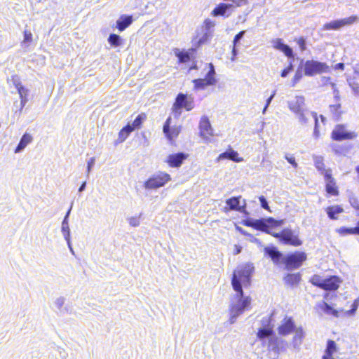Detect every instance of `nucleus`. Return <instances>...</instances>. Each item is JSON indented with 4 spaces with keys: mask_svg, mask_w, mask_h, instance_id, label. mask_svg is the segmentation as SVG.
<instances>
[{
    "mask_svg": "<svg viewBox=\"0 0 359 359\" xmlns=\"http://www.w3.org/2000/svg\"><path fill=\"white\" fill-rule=\"evenodd\" d=\"M285 159L287 161L288 163H290L294 168L297 167V163L295 161V158L293 156H289L287 155H285Z\"/></svg>",
    "mask_w": 359,
    "mask_h": 359,
    "instance_id": "nucleus-59",
    "label": "nucleus"
},
{
    "mask_svg": "<svg viewBox=\"0 0 359 359\" xmlns=\"http://www.w3.org/2000/svg\"><path fill=\"white\" fill-rule=\"evenodd\" d=\"M336 231L337 233H339V235L343 236L350 234L359 235V221L357 222L356 226L354 228H348L343 226L337 229Z\"/></svg>",
    "mask_w": 359,
    "mask_h": 359,
    "instance_id": "nucleus-30",
    "label": "nucleus"
},
{
    "mask_svg": "<svg viewBox=\"0 0 359 359\" xmlns=\"http://www.w3.org/2000/svg\"><path fill=\"white\" fill-rule=\"evenodd\" d=\"M208 65L210 69L208 72V73L206 74L205 79L208 81V83H209V85L212 86V85H215L217 82V81L215 78V70L214 65L212 63H209Z\"/></svg>",
    "mask_w": 359,
    "mask_h": 359,
    "instance_id": "nucleus-34",
    "label": "nucleus"
},
{
    "mask_svg": "<svg viewBox=\"0 0 359 359\" xmlns=\"http://www.w3.org/2000/svg\"><path fill=\"white\" fill-rule=\"evenodd\" d=\"M327 214L328 217L332 219H337L335 215L339 214L344 212L343 208L339 205H333L327 208Z\"/></svg>",
    "mask_w": 359,
    "mask_h": 359,
    "instance_id": "nucleus-35",
    "label": "nucleus"
},
{
    "mask_svg": "<svg viewBox=\"0 0 359 359\" xmlns=\"http://www.w3.org/2000/svg\"><path fill=\"white\" fill-rule=\"evenodd\" d=\"M330 110L334 114V117L339 118L340 116L341 112L339 111V109L341 108L340 104H333L330 105Z\"/></svg>",
    "mask_w": 359,
    "mask_h": 359,
    "instance_id": "nucleus-50",
    "label": "nucleus"
},
{
    "mask_svg": "<svg viewBox=\"0 0 359 359\" xmlns=\"http://www.w3.org/2000/svg\"><path fill=\"white\" fill-rule=\"evenodd\" d=\"M171 118L168 117L163 126V133L169 140H172L176 137L180 132V128L179 127L170 128Z\"/></svg>",
    "mask_w": 359,
    "mask_h": 359,
    "instance_id": "nucleus-23",
    "label": "nucleus"
},
{
    "mask_svg": "<svg viewBox=\"0 0 359 359\" xmlns=\"http://www.w3.org/2000/svg\"><path fill=\"white\" fill-rule=\"evenodd\" d=\"M224 159H229L236 163L242 162L243 161V158L238 157V153L231 148L220 154L217 158L216 161L219 162Z\"/></svg>",
    "mask_w": 359,
    "mask_h": 359,
    "instance_id": "nucleus-22",
    "label": "nucleus"
},
{
    "mask_svg": "<svg viewBox=\"0 0 359 359\" xmlns=\"http://www.w3.org/2000/svg\"><path fill=\"white\" fill-rule=\"evenodd\" d=\"M292 70H293V65H292V62H290L288 67L282 71L281 76L283 78H285L289 74V73L291 72Z\"/></svg>",
    "mask_w": 359,
    "mask_h": 359,
    "instance_id": "nucleus-54",
    "label": "nucleus"
},
{
    "mask_svg": "<svg viewBox=\"0 0 359 359\" xmlns=\"http://www.w3.org/2000/svg\"><path fill=\"white\" fill-rule=\"evenodd\" d=\"M271 235L278 238L281 243L286 245L299 246L302 243L297 235L294 234V231L290 229H284L278 233H271Z\"/></svg>",
    "mask_w": 359,
    "mask_h": 359,
    "instance_id": "nucleus-7",
    "label": "nucleus"
},
{
    "mask_svg": "<svg viewBox=\"0 0 359 359\" xmlns=\"http://www.w3.org/2000/svg\"><path fill=\"white\" fill-rule=\"evenodd\" d=\"M334 69H335L344 70V63H338V64H337L335 65Z\"/></svg>",
    "mask_w": 359,
    "mask_h": 359,
    "instance_id": "nucleus-64",
    "label": "nucleus"
},
{
    "mask_svg": "<svg viewBox=\"0 0 359 359\" xmlns=\"http://www.w3.org/2000/svg\"><path fill=\"white\" fill-rule=\"evenodd\" d=\"M62 232L64 238L67 241V245L70 246V241H70V231H62Z\"/></svg>",
    "mask_w": 359,
    "mask_h": 359,
    "instance_id": "nucleus-60",
    "label": "nucleus"
},
{
    "mask_svg": "<svg viewBox=\"0 0 359 359\" xmlns=\"http://www.w3.org/2000/svg\"><path fill=\"white\" fill-rule=\"evenodd\" d=\"M273 334L274 333L272 329L262 327L258 330L257 337L260 341H262L263 344L266 345V344Z\"/></svg>",
    "mask_w": 359,
    "mask_h": 359,
    "instance_id": "nucleus-25",
    "label": "nucleus"
},
{
    "mask_svg": "<svg viewBox=\"0 0 359 359\" xmlns=\"http://www.w3.org/2000/svg\"><path fill=\"white\" fill-rule=\"evenodd\" d=\"M266 345H267L269 349L278 353L285 348V341L273 334Z\"/></svg>",
    "mask_w": 359,
    "mask_h": 359,
    "instance_id": "nucleus-21",
    "label": "nucleus"
},
{
    "mask_svg": "<svg viewBox=\"0 0 359 359\" xmlns=\"http://www.w3.org/2000/svg\"><path fill=\"white\" fill-rule=\"evenodd\" d=\"M133 22V17L131 15H123L116 21V27L119 31L122 32L126 29Z\"/></svg>",
    "mask_w": 359,
    "mask_h": 359,
    "instance_id": "nucleus-26",
    "label": "nucleus"
},
{
    "mask_svg": "<svg viewBox=\"0 0 359 359\" xmlns=\"http://www.w3.org/2000/svg\"><path fill=\"white\" fill-rule=\"evenodd\" d=\"M331 137L335 141H343L354 140L358 137V134L348 130L346 125L337 124L332 131Z\"/></svg>",
    "mask_w": 359,
    "mask_h": 359,
    "instance_id": "nucleus-6",
    "label": "nucleus"
},
{
    "mask_svg": "<svg viewBox=\"0 0 359 359\" xmlns=\"http://www.w3.org/2000/svg\"><path fill=\"white\" fill-rule=\"evenodd\" d=\"M276 95V90H274L273 92V93L271 94V95L266 100V105L264 107V108L263 109V111H262V113L264 114L267 110V108L269 106V104H271L272 100L273 99L274 96Z\"/></svg>",
    "mask_w": 359,
    "mask_h": 359,
    "instance_id": "nucleus-56",
    "label": "nucleus"
},
{
    "mask_svg": "<svg viewBox=\"0 0 359 359\" xmlns=\"http://www.w3.org/2000/svg\"><path fill=\"white\" fill-rule=\"evenodd\" d=\"M254 266L252 264L246 263L238 266L233 271L231 278V285L233 290L243 288V286L250 285Z\"/></svg>",
    "mask_w": 359,
    "mask_h": 359,
    "instance_id": "nucleus-2",
    "label": "nucleus"
},
{
    "mask_svg": "<svg viewBox=\"0 0 359 359\" xmlns=\"http://www.w3.org/2000/svg\"><path fill=\"white\" fill-rule=\"evenodd\" d=\"M265 252L274 262H278L282 257V254L274 247L266 248Z\"/></svg>",
    "mask_w": 359,
    "mask_h": 359,
    "instance_id": "nucleus-32",
    "label": "nucleus"
},
{
    "mask_svg": "<svg viewBox=\"0 0 359 359\" xmlns=\"http://www.w3.org/2000/svg\"><path fill=\"white\" fill-rule=\"evenodd\" d=\"M205 26V32H209V29L215 26V23L209 19H207L204 22Z\"/></svg>",
    "mask_w": 359,
    "mask_h": 359,
    "instance_id": "nucleus-58",
    "label": "nucleus"
},
{
    "mask_svg": "<svg viewBox=\"0 0 359 359\" xmlns=\"http://www.w3.org/2000/svg\"><path fill=\"white\" fill-rule=\"evenodd\" d=\"M33 140L32 136L29 133H25L21 137L19 144L15 149V153H20Z\"/></svg>",
    "mask_w": 359,
    "mask_h": 359,
    "instance_id": "nucleus-27",
    "label": "nucleus"
},
{
    "mask_svg": "<svg viewBox=\"0 0 359 359\" xmlns=\"http://www.w3.org/2000/svg\"><path fill=\"white\" fill-rule=\"evenodd\" d=\"M235 294L231 297L230 302V324H233L237 318L241 316L251 304L250 296L245 295L243 288L233 290Z\"/></svg>",
    "mask_w": 359,
    "mask_h": 359,
    "instance_id": "nucleus-1",
    "label": "nucleus"
},
{
    "mask_svg": "<svg viewBox=\"0 0 359 359\" xmlns=\"http://www.w3.org/2000/svg\"><path fill=\"white\" fill-rule=\"evenodd\" d=\"M288 107L295 115L304 110L306 108L304 97L303 96L294 97L292 100L288 101Z\"/></svg>",
    "mask_w": 359,
    "mask_h": 359,
    "instance_id": "nucleus-16",
    "label": "nucleus"
},
{
    "mask_svg": "<svg viewBox=\"0 0 359 359\" xmlns=\"http://www.w3.org/2000/svg\"><path fill=\"white\" fill-rule=\"evenodd\" d=\"M300 279L301 278L299 274H288L285 278V282L290 285L297 284L299 282Z\"/></svg>",
    "mask_w": 359,
    "mask_h": 359,
    "instance_id": "nucleus-42",
    "label": "nucleus"
},
{
    "mask_svg": "<svg viewBox=\"0 0 359 359\" xmlns=\"http://www.w3.org/2000/svg\"><path fill=\"white\" fill-rule=\"evenodd\" d=\"M321 80L322 82L325 85L330 84L332 86V83H333L332 82H331V79L330 77L323 76L322 77Z\"/></svg>",
    "mask_w": 359,
    "mask_h": 359,
    "instance_id": "nucleus-61",
    "label": "nucleus"
},
{
    "mask_svg": "<svg viewBox=\"0 0 359 359\" xmlns=\"http://www.w3.org/2000/svg\"><path fill=\"white\" fill-rule=\"evenodd\" d=\"M313 159L316 168L320 172L321 175H325L327 170H331V169L325 168L324 158L322 156L314 155L313 156Z\"/></svg>",
    "mask_w": 359,
    "mask_h": 359,
    "instance_id": "nucleus-29",
    "label": "nucleus"
},
{
    "mask_svg": "<svg viewBox=\"0 0 359 359\" xmlns=\"http://www.w3.org/2000/svg\"><path fill=\"white\" fill-rule=\"evenodd\" d=\"M32 41V34L30 31L25 29L24 31V39L22 43L29 44Z\"/></svg>",
    "mask_w": 359,
    "mask_h": 359,
    "instance_id": "nucleus-51",
    "label": "nucleus"
},
{
    "mask_svg": "<svg viewBox=\"0 0 359 359\" xmlns=\"http://www.w3.org/2000/svg\"><path fill=\"white\" fill-rule=\"evenodd\" d=\"M210 38V32H205L203 35L199 39L198 43L203 44L206 43L209 39Z\"/></svg>",
    "mask_w": 359,
    "mask_h": 359,
    "instance_id": "nucleus-55",
    "label": "nucleus"
},
{
    "mask_svg": "<svg viewBox=\"0 0 359 359\" xmlns=\"http://www.w3.org/2000/svg\"><path fill=\"white\" fill-rule=\"evenodd\" d=\"M188 155L184 152H179L168 156L165 161L170 167L178 168L181 166L184 161L187 159Z\"/></svg>",
    "mask_w": 359,
    "mask_h": 359,
    "instance_id": "nucleus-19",
    "label": "nucleus"
},
{
    "mask_svg": "<svg viewBox=\"0 0 359 359\" xmlns=\"http://www.w3.org/2000/svg\"><path fill=\"white\" fill-rule=\"evenodd\" d=\"M324 176L325 182V190L327 194L333 196L339 195L338 187L336 185V182L332 175V170H327Z\"/></svg>",
    "mask_w": 359,
    "mask_h": 359,
    "instance_id": "nucleus-13",
    "label": "nucleus"
},
{
    "mask_svg": "<svg viewBox=\"0 0 359 359\" xmlns=\"http://www.w3.org/2000/svg\"><path fill=\"white\" fill-rule=\"evenodd\" d=\"M359 18L356 15H352L346 18L333 20L330 22L325 23L323 25L324 30H330V29H339L341 27L347 25H351L355 22L358 21Z\"/></svg>",
    "mask_w": 359,
    "mask_h": 359,
    "instance_id": "nucleus-10",
    "label": "nucleus"
},
{
    "mask_svg": "<svg viewBox=\"0 0 359 359\" xmlns=\"http://www.w3.org/2000/svg\"><path fill=\"white\" fill-rule=\"evenodd\" d=\"M66 299L64 297H57L53 302V306L56 312L60 315L70 314L72 313V306L69 304H65Z\"/></svg>",
    "mask_w": 359,
    "mask_h": 359,
    "instance_id": "nucleus-14",
    "label": "nucleus"
},
{
    "mask_svg": "<svg viewBox=\"0 0 359 359\" xmlns=\"http://www.w3.org/2000/svg\"><path fill=\"white\" fill-rule=\"evenodd\" d=\"M234 9V6L231 4L221 3L212 11V15L229 17Z\"/></svg>",
    "mask_w": 359,
    "mask_h": 359,
    "instance_id": "nucleus-18",
    "label": "nucleus"
},
{
    "mask_svg": "<svg viewBox=\"0 0 359 359\" xmlns=\"http://www.w3.org/2000/svg\"><path fill=\"white\" fill-rule=\"evenodd\" d=\"M299 123L302 126H307L311 121H313L315 123L313 135L315 139L320 137V131L318 130V121L317 114L311 111L306 108L304 110L295 115Z\"/></svg>",
    "mask_w": 359,
    "mask_h": 359,
    "instance_id": "nucleus-4",
    "label": "nucleus"
},
{
    "mask_svg": "<svg viewBox=\"0 0 359 359\" xmlns=\"http://www.w3.org/2000/svg\"><path fill=\"white\" fill-rule=\"evenodd\" d=\"M340 280L337 276H332L324 279L323 288L325 290H336L339 287Z\"/></svg>",
    "mask_w": 359,
    "mask_h": 359,
    "instance_id": "nucleus-24",
    "label": "nucleus"
},
{
    "mask_svg": "<svg viewBox=\"0 0 359 359\" xmlns=\"http://www.w3.org/2000/svg\"><path fill=\"white\" fill-rule=\"evenodd\" d=\"M295 324L292 318L285 317L278 328V334L282 336H286L293 332L295 328Z\"/></svg>",
    "mask_w": 359,
    "mask_h": 359,
    "instance_id": "nucleus-17",
    "label": "nucleus"
},
{
    "mask_svg": "<svg viewBox=\"0 0 359 359\" xmlns=\"http://www.w3.org/2000/svg\"><path fill=\"white\" fill-rule=\"evenodd\" d=\"M332 87L333 91H334V97L337 98V99H339V92L336 88L335 84L334 83H332Z\"/></svg>",
    "mask_w": 359,
    "mask_h": 359,
    "instance_id": "nucleus-63",
    "label": "nucleus"
},
{
    "mask_svg": "<svg viewBox=\"0 0 359 359\" xmlns=\"http://www.w3.org/2000/svg\"><path fill=\"white\" fill-rule=\"evenodd\" d=\"M95 157H92V158H90L88 161V162H87V172H87V173H86L87 177H88V176H89L90 172V171H91V169H92V168H93V167L94 166V165H95Z\"/></svg>",
    "mask_w": 359,
    "mask_h": 359,
    "instance_id": "nucleus-52",
    "label": "nucleus"
},
{
    "mask_svg": "<svg viewBox=\"0 0 359 359\" xmlns=\"http://www.w3.org/2000/svg\"><path fill=\"white\" fill-rule=\"evenodd\" d=\"M301 67H299L296 73L292 79V86H294L297 83H298L302 77V73L301 71Z\"/></svg>",
    "mask_w": 359,
    "mask_h": 359,
    "instance_id": "nucleus-49",
    "label": "nucleus"
},
{
    "mask_svg": "<svg viewBox=\"0 0 359 359\" xmlns=\"http://www.w3.org/2000/svg\"><path fill=\"white\" fill-rule=\"evenodd\" d=\"M193 83H194V88L196 89H204L205 86H210L209 83H208V81L205 80V79H194L193 81Z\"/></svg>",
    "mask_w": 359,
    "mask_h": 359,
    "instance_id": "nucleus-44",
    "label": "nucleus"
},
{
    "mask_svg": "<svg viewBox=\"0 0 359 359\" xmlns=\"http://www.w3.org/2000/svg\"><path fill=\"white\" fill-rule=\"evenodd\" d=\"M348 201L351 207L356 210L357 215L359 216V198L351 194L348 196Z\"/></svg>",
    "mask_w": 359,
    "mask_h": 359,
    "instance_id": "nucleus-39",
    "label": "nucleus"
},
{
    "mask_svg": "<svg viewBox=\"0 0 359 359\" xmlns=\"http://www.w3.org/2000/svg\"><path fill=\"white\" fill-rule=\"evenodd\" d=\"M147 116L144 114H139L136 118L133 121V123H128L127 126H130V129L133 131L135 129H138L140 128L141 125L146 119Z\"/></svg>",
    "mask_w": 359,
    "mask_h": 359,
    "instance_id": "nucleus-33",
    "label": "nucleus"
},
{
    "mask_svg": "<svg viewBox=\"0 0 359 359\" xmlns=\"http://www.w3.org/2000/svg\"><path fill=\"white\" fill-rule=\"evenodd\" d=\"M293 332H294L293 346L294 348H297L302 344V339L304 337V332L302 327H295Z\"/></svg>",
    "mask_w": 359,
    "mask_h": 359,
    "instance_id": "nucleus-28",
    "label": "nucleus"
},
{
    "mask_svg": "<svg viewBox=\"0 0 359 359\" xmlns=\"http://www.w3.org/2000/svg\"><path fill=\"white\" fill-rule=\"evenodd\" d=\"M324 279L319 275H314L310 280V282L315 286H317L320 288H323Z\"/></svg>",
    "mask_w": 359,
    "mask_h": 359,
    "instance_id": "nucleus-43",
    "label": "nucleus"
},
{
    "mask_svg": "<svg viewBox=\"0 0 359 359\" xmlns=\"http://www.w3.org/2000/svg\"><path fill=\"white\" fill-rule=\"evenodd\" d=\"M245 34V30H243L241 32H240L238 34H237L234 37L236 39V40H241L243 39V37L244 36Z\"/></svg>",
    "mask_w": 359,
    "mask_h": 359,
    "instance_id": "nucleus-62",
    "label": "nucleus"
},
{
    "mask_svg": "<svg viewBox=\"0 0 359 359\" xmlns=\"http://www.w3.org/2000/svg\"><path fill=\"white\" fill-rule=\"evenodd\" d=\"M284 224L283 220H276L272 217L267 219H255L248 220L245 224L248 226H252L256 229L265 231L266 233L271 234V233H275L271 230L273 227L281 226Z\"/></svg>",
    "mask_w": 359,
    "mask_h": 359,
    "instance_id": "nucleus-3",
    "label": "nucleus"
},
{
    "mask_svg": "<svg viewBox=\"0 0 359 359\" xmlns=\"http://www.w3.org/2000/svg\"><path fill=\"white\" fill-rule=\"evenodd\" d=\"M175 55L178 57L180 62H187L190 60V56L187 52H181L179 50L175 51Z\"/></svg>",
    "mask_w": 359,
    "mask_h": 359,
    "instance_id": "nucleus-41",
    "label": "nucleus"
},
{
    "mask_svg": "<svg viewBox=\"0 0 359 359\" xmlns=\"http://www.w3.org/2000/svg\"><path fill=\"white\" fill-rule=\"evenodd\" d=\"M294 41H296V43L298 44L302 52H304L306 50V43L305 38L302 36L298 39H295Z\"/></svg>",
    "mask_w": 359,
    "mask_h": 359,
    "instance_id": "nucleus-48",
    "label": "nucleus"
},
{
    "mask_svg": "<svg viewBox=\"0 0 359 359\" xmlns=\"http://www.w3.org/2000/svg\"><path fill=\"white\" fill-rule=\"evenodd\" d=\"M170 180L171 177L169 174L164 172H158L144 182V187L147 189H156L164 186Z\"/></svg>",
    "mask_w": 359,
    "mask_h": 359,
    "instance_id": "nucleus-8",
    "label": "nucleus"
},
{
    "mask_svg": "<svg viewBox=\"0 0 359 359\" xmlns=\"http://www.w3.org/2000/svg\"><path fill=\"white\" fill-rule=\"evenodd\" d=\"M347 81L353 93L356 95H359V83H356L352 79H348Z\"/></svg>",
    "mask_w": 359,
    "mask_h": 359,
    "instance_id": "nucleus-47",
    "label": "nucleus"
},
{
    "mask_svg": "<svg viewBox=\"0 0 359 359\" xmlns=\"http://www.w3.org/2000/svg\"><path fill=\"white\" fill-rule=\"evenodd\" d=\"M142 214L139 216H133L127 219L129 224L133 227H137L140 224V217Z\"/></svg>",
    "mask_w": 359,
    "mask_h": 359,
    "instance_id": "nucleus-45",
    "label": "nucleus"
},
{
    "mask_svg": "<svg viewBox=\"0 0 359 359\" xmlns=\"http://www.w3.org/2000/svg\"><path fill=\"white\" fill-rule=\"evenodd\" d=\"M108 41L114 47H118L121 44V39L120 36L116 34H111L108 38Z\"/></svg>",
    "mask_w": 359,
    "mask_h": 359,
    "instance_id": "nucleus-40",
    "label": "nucleus"
},
{
    "mask_svg": "<svg viewBox=\"0 0 359 359\" xmlns=\"http://www.w3.org/2000/svg\"><path fill=\"white\" fill-rule=\"evenodd\" d=\"M337 351L336 343L332 340H329L327 344V347L323 356H333L334 353Z\"/></svg>",
    "mask_w": 359,
    "mask_h": 359,
    "instance_id": "nucleus-37",
    "label": "nucleus"
},
{
    "mask_svg": "<svg viewBox=\"0 0 359 359\" xmlns=\"http://www.w3.org/2000/svg\"><path fill=\"white\" fill-rule=\"evenodd\" d=\"M262 208L265 210H269L268 202L264 196H262L259 198Z\"/></svg>",
    "mask_w": 359,
    "mask_h": 359,
    "instance_id": "nucleus-57",
    "label": "nucleus"
},
{
    "mask_svg": "<svg viewBox=\"0 0 359 359\" xmlns=\"http://www.w3.org/2000/svg\"><path fill=\"white\" fill-rule=\"evenodd\" d=\"M199 130L201 137L206 142H211L212 137L214 135V130L207 116H203L201 117L199 122Z\"/></svg>",
    "mask_w": 359,
    "mask_h": 359,
    "instance_id": "nucleus-11",
    "label": "nucleus"
},
{
    "mask_svg": "<svg viewBox=\"0 0 359 359\" xmlns=\"http://www.w3.org/2000/svg\"><path fill=\"white\" fill-rule=\"evenodd\" d=\"M133 132V130L130 129V126H126L123 127L118 133V141L119 142H124L126 138L128 137V135L130 134V133Z\"/></svg>",
    "mask_w": 359,
    "mask_h": 359,
    "instance_id": "nucleus-38",
    "label": "nucleus"
},
{
    "mask_svg": "<svg viewBox=\"0 0 359 359\" xmlns=\"http://www.w3.org/2000/svg\"><path fill=\"white\" fill-rule=\"evenodd\" d=\"M318 307L322 310L325 314L329 316H333L338 317V311L331 307L328 304L325 302H322L318 304Z\"/></svg>",
    "mask_w": 359,
    "mask_h": 359,
    "instance_id": "nucleus-31",
    "label": "nucleus"
},
{
    "mask_svg": "<svg viewBox=\"0 0 359 359\" xmlns=\"http://www.w3.org/2000/svg\"><path fill=\"white\" fill-rule=\"evenodd\" d=\"M13 84L18 90V93L20 98V108L19 111L21 112L28 102L29 90L22 86L18 79H13Z\"/></svg>",
    "mask_w": 359,
    "mask_h": 359,
    "instance_id": "nucleus-20",
    "label": "nucleus"
},
{
    "mask_svg": "<svg viewBox=\"0 0 359 359\" xmlns=\"http://www.w3.org/2000/svg\"><path fill=\"white\" fill-rule=\"evenodd\" d=\"M359 306V298L356 299L353 304L351 306V309L347 311L348 315H353L355 313L358 307Z\"/></svg>",
    "mask_w": 359,
    "mask_h": 359,
    "instance_id": "nucleus-53",
    "label": "nucleus"
},
{
    "mask_svg": "<svg viewBox=\"0 0 359 359\" xmlns=\"http://www.w3.org/2000/svg\"><path fill=\"white\" fill-rule=\"evenodd\" d=\"M306 259V255L302 252H297L285 258V264L288 269H297L299 267Z\"/></svg>",
    "mask_w": 359,
    "mask_h": 359,
    "instance_id": "nucleus-12",
    "label": "nucleus"
},
{
    "mask_svg": "<svg viewBox=\"0 0 359 359\" xmlns=\"http://www.w3.org/2000/svg\"><path fill=\"white\" fill-rule=\"evenodd\" d=\"M240 197H232L228 200H226V203L229 205L231 210H241V208L240 206Z\"/></svg>",
    "mask_w": 359,
    "mask_h": 359,
    "instance_id": "nucleus-36",
    "label": "nucleus"
},
{
    "mask_svg": "<svg viewBox=\"0 0 359 359\" xmlns=\"http://www.w3.org/2000/svg\"><path fill=\"white\" fill-rule=\"evenodd\" d=\"M271 44L273 48L283 52L288 58H294V55L292 48L284 43L282 39L278 38L272 40Z\"/></svg>",
    "mask_w": 359,
    "mask_h": 359,
    "instance_id": "nucleus-15",
    "label": "nucleus"
},
{
    "mask_svg": "<svg viewBox=\"0 0 359 359\" xmlns=\"http://www.w3.org/2000/svg\"><path fill=\"white\" fill-rule=\"evenodd\" d=\"M71 209H72V208H70V209L67 211V212L62 222V228H61L62 231H70L69 227V224H68V217L69 216Z\"/></svg>",
    "mask_w": 359,
    "mask_h": 359,
    "instance_id": "nucleus-46",
    "label": "nucleus"
},
{
    "mask_svg": "<svg viewBox=\"0 0 359 359\" xmlns=\"http://www.w3.org/2000/svg\"><path fill=\"white\" fill-rule=\"evenodd\" d=\"M173 108L176 112L182 108H184L187 111L191 110L194 108V97L191 95L179 93L173 104Z\"/></svg>",
    "mask_w": 359,
    "mask_h": 359,
    "instance_id": "nucleus-9",
    "label": "nucleus"
},
{
    "mask_svg": "<svg viewBox=\"0 0 359 359\" xmlns=\"http://www.w3.org/2000/svg\"><path fill=\"white\" fill-rule=\"evenodd\" d=\"M330 71L329 66L325 62L317 60H306L304 63V72L306 76H313L316 74L327 73Z\"/></svg>",
    "mask_w": 359,
    "mask_h": 359,
    "instance_id": "nucleus-5",
    "label": "nucleus"
}]
</instances>
